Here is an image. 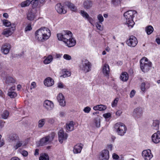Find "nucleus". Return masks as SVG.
<instances>
[{"label": "nucleus", "instance_id": "1", "mask_svg": "<svg viewBox=\"0 0 160 160\" xmlns=\"http://www.w3.org/2000/svg\"><path fill=\"white\" fill-rule=\"evenodd\" d=\"M50 30L43 27L37 30L35 32V39L39 42H42L48 39L51 36Z\"/></svg>", "mask_w": 160, "mask_h": 160}, {"label": "nucleus", "instance_id": "2", "mask_svg": "<svg viewBox=\"0 0 160 160\" xmlns=\"http://www.w3.org/2000/svg\"><path fill=\"white\" fill-rule=\"evenodd\" d=\"M137 15V12L135 10H129L125 12L123 14L126 21L125 23L129 28H132L134 24L133 18Z\"/></svg>", "mask_w": 160, "mask_h": 160}, {"label": "nucleus", "instance_id": "3", "mask_svg": "<svg viewBox=\"0 0 160 160\" xmlns=\"http://www.w3.org/2000/svg\"><path fill=\"white\" fill-rule=\"evenodd\" d=\"M152 63L148 61L145 57L141 59V69L144 73L147 72L150 69L152 66Z\"/></svg>", "mask_w": 160, "mask_h": 160}, {"label": "nucleus", "instance_id": "4", "mask_svg": "<svg viewBox=\"0 0 160 160\" xmlns=\"http://www.w3.org/2000/svg\"><path fill=\"white\" fill-rule=\"evenodd\" d=\"M91 63L85 59H82L79 64L80 69L85 73L91 71Z\"/></svg>", "mask_w": 160, "mask_h": 160}, {"label": "nucleus", "instance_id": "5", "mask_svg": "<svg viewBox=\"0 0 160 160\" xmlns=\"http://www.w3.org/2000/svg\"><path fill=\"white\" fill-rule=\"evenodd\" d=\"M72 34L69 31L65 30L61 33L57 34V36L59 40L63 41L64 42L72 38Z\"/></svg>", "mask_w": 160, "mask_h": 160}, {"label": "nucleus", "instance_id": "6", "mask_svg": "<svg viewBox=\"0 0 160 160\" xmlns=\"http://www.w3.org/2000/svg\"><path fill=\"white\" fill-rule=\"evenodd\" d=\"M114 128L118 134L123 136L126 133L127 128L124 124L121 122L116 123L114 125Z\"/></svg>", "mask_w": 160, "mask_h": 160}, {"label": "nucleus", "instance_id": "7", "mask_svg": "<svg viewBox=\"0 0 160 160\" xmlns=\"http://www.w3.org/2000/svg\"><path fill=\"white\" fill-rule=\"evenodd\" d=\"M15 24L13 23L10 28H5L3 30L2 32V34L7 37L11 35L15 30Z\"/></svg>", "mask_w": 160, "mask_h": 160}, {"label": "nucleus", "instance_id": "8", "mask_svg": "<svg viewBox=\"0 0 160 160\" xmlns=\"http://www.w3.org/2000/svg\"><path fill=\"white\" fill-rule=\"evenodd\" d=\"M99 160H108L109 158V152L106 149L102 150L99 154Z\"/></svg>", "mask_w": 160, "mask_h": 160}, {"label": "nucleus", "instance_id": "9", "mask_svg": "<svg viewBox=\"0 0 160 160\" xmlns=\"http://www.w3.org/2000/svg\"><path fill=\"white\" fill-rule=\"evenodd\" d=\"M59 141L62 143L64 141L66 140L68 137V134L64 133L63 129L59 130L58 133Z\"/></svg>", "mask_w": 160, "mask_h": 160}, {"label": "nucleus", "instance_id": "10", "mask_svg": "<svg viewBox=\"0 0 160 160\" xmlns=\"http://www.w3.org/2000/svg\"><path fill=\"white\" fill-rule=\"evenodd\" d=\"M46 1V0H32L31 1V3L32 5L33 9H34V8L40 7L41 5H43Z\"/></svg>", "mask_w": 160, "mask_h": 160}, {"label": "nucleus", "instance_id": "11", "mask_svg": "<svg viewBox=\"0 0 160 160\" xmlns=\"http://www.w3.org/2000/svg\"><path fill=\"white\" fill-rule=\"evenodd\" d=\"M126 43L128 46L134 47L137 44L138 41L135 37L131 36L129 37V39L127 41Z\"/></svg>", "mask_w": 160, "mask_h": 160}, {"label": "nucleus", "instance_id": "12", "mask_svg": "<svg viewBox=\"0 0 160 160\" xmlns=\"http://www.w3.org/2000/svg\"><path fill=\"white\" fill-rule=\"evenodd\" d=\"M43 105L44 108L48 111L52 110L54 107L53 102L47 100L44 101Z\"/></svg>", "mask_w": 160, "mask_h": 160}, {"label": "nucleus", "instance_id": "13", "mask_svg": "<svg viewBox=\"0 0 160 160\" xmlns=\"http://www.w3.org/2000/svg\"><path fill=\"white\" fill-rule=\"evenodd\" d=\"M142 156L145 160H150L153 157L149 149L143 151L142 152Z\"/></svg>", "mask_w": 160, "mask_h": 160}, {"label": "nucleus", "instance_id": "14", "mask_svg": "<svg viewBox=\"0 0 160 160\" xmlns=\"http://www.w3.org/2000/svg\"><path fill=\"white\" fill-rule=\"evenodd\" d=\"M152 142L155 143H158L160 142V131L153 134L152 136Z\"/></svg>", "mask_w": 160, "mask_h": 160}, {"label": "nucleus", "instance_id": "15", "mask_svg": "<svg viewBox=\"0 0 160 160\" xmlns=\"http://www.w3.org/2000/svg\"><path fill=\"white\" fill-rule=\"evenodd\" d=\"M36 9H32L28 12L27 14V18L29 21H33L36 17L35 11Z\"/></svg>", "mask_w": 160, "mask_h": 160}, {"label": "nucleus", "instance_id": "16", "mask_svg": "<svg viewBox=\"0 0 160 160\" xmlns=\"http://www.w3.org/2000/svg\"><path fill=\"white\" fill-rule=\"evenodd\" d=\"M57 99L60 105L64 106L66 105V101L64 96L62 93H59L57 97Z\"/></svg>", "mask_w": 160, "mask_h": 160}, {"label": "nucleus", "instance_id": "17", "mask_svg": "<svg viewBox=\"0 0 160 160\" xmlns=\"http://www.w3.org/2000/svg\"><path fill=\"white\" fill-rule=\"evenodd\" d=\"M55 9L60 14H65L66 13V11L65 10L63 7L62 6L60 3H58L55 6Z\"/></svg>", "mask_w": 160, "mask_h": 160}, {"label": "nucleus", "instance_id": "18", "mask_svg": "<svg viewBox=\"0 0 160 160\" xmlns=\"http://www.w3.org/2000/svg\"><path fill=\"white\" fill-rule=\"evenodd\" d=\"M10 48V44L8 43H6L2 47V52L4 54H7L9 52Z\"/></svg>", "mask_w": 160, "mask_h": 160}, {"label": "nucleus", "instance_id": "19", "mask_svg": "<svg viewBox=\"0 0 160 160\" xmlns=\"http://www.w3.org/2000/svg\"><path fill=\"white\" fill-rule=\"evenodd\" d=\"M44 85L47 87H51L54 83V80L50 77L46 78L44 81Z\"/></svg>", "mask_w": 160, "mask_h": 160}, {"label": "nucleus", "instance_id": "20", "mask_svg": "<svg viewBox=\"0 0 160 160\" xmlns=\"http://www.w3.org/2000/svg\"><path fill=\"white\" fill-rule=\"evenodd\" d=\"M66 46L69 47H71L74 46L76 44V42L75 39L72 37L70 39L67 40L64 42Z\"/></svg>", "mask_w": 160, "mask_h": 160}, {"label": "nucleus", "instance_id": "21", "mask_svg": "<svg viewBox=\"0 0 160 160\" xmlns=\"http://www.w3.org/2000/svg\"><path fill=\"white\" fill-rule=\"evenodd\" d=\"M80 13L83 17L87 19L89 22L92 24V22L93 21V19L89 16V15L86 12L83 10H81L80 12Z\"/></svg>", "mask_w": 160, "mask_h": 160}, {"label": "nucleus", "instance_id": "22", "mask_svg": "<svg viewBox=\"0 0 160 160\" xmlns=\"http://www.w3.org/2000/svg\"><path fill=\"white\" fill-rule=\"evenodd\" d=\"M83 145L82 144H78L74 147L73 151L74 153H80L83 148Z\"/></svg>", "mask_w": 160, "mask_h": 160}, {"label": "nucleus", "instance_id": "23", "mask_svg": "<svg viewBox=\"0 0 160 160\" xmlns=\"http://www.w3.org/2000/svg\"><path fill=\"white\" fill-rule=\"evenodd\" d=\"M109 67L108 64H104L102 67V72L105 76H109Z\"/></svg>", "mask_w": 160, "mask_h": 160}, {"label": "nucleus", "instance_id": "24", "mask_svg": "<svg viewBox=\"0 0 160 160\" xmlns=\"http://www.w3.org/2000/svg\"><path fill=\"white\" fill-rule=\"evenodd\" d=\"M4 81L5 83L7 84L14 83L16 82L14 78L8 75L6 76L4 79Z\"/></svg>", "mask_w": 160, "mask_h": 160}, {"label": "nucleus", "instance_id": "25", "mask_svg": "<svg viewBox=\"0 0 160 160\" xmlns=\"http://www.w3.org/2000/svg\"><path fill=\"white\" fill-rule=\"evenodd\" d=\"M93 5L92 1L89 0H87L84 1L83 3V5L85 9H88L91 8Z\"/></svg>", "mask_w": 160, "mask_h": 160}, {"label": "nucleus", "instance_id": "26", "mask_svg": "<svg viewBox=\"0 0 160 160\" xmlns=\"http://www.w3.org/2000/svg\"><path fill=\"white\" fill-rule=\"evenodd\" d=\"M65 5L72 11L75 12L77 11V7L73 3L70 2H67L65 3Z\"/></svg>", "mask_w": 160, "mask_h": 160}, {"label": "nucleus", "instance_id": "27", "mask_svg": "<svg viewBox=\"0 0 160 160\" xmlns=\"http://www.w3.org/2000/svg\"><path fill=\"white\" fill-rule=\"evenodd\" d=\"M74 122L73 121L70 122L69 123L66 125V131L67 132H70L74 129Z\"/></svg>", "mask_w": 160, "mask_h": 160}, {"label": "nucleus", "instance_id": "28", "mask_svg": "<svg viewBox=\"0 0 160 160\" xmlns=\"http://www.w3.org/2000/svg\"><path fill=\"white\" fill-rule=\"evenodd\" d=\"M48 137L46 136L41 139L39 141V145L41 146H43L50 142Z\"/></svg>", "mask_w": 160, "mask_h": 160}, {"label": "nucleus", "instance_id": "29", "mask_svg": "<svg viewBox=\"0 0 160 160\" xmlns=\"http://www.w3.org/2000/svg\"><path fill=\"white\" fill-rule=\"evenodd\" d=\"M128 73L126 72H124L122 73L120 76V79L123 82H126L128 80Z\"/></svg>", "mask_w": 160, "mask_h": 160}, {"label": "nucleus", "instance_id": "30", "mask_svg": "<svg viewBox=\"0 0 160 160\" xmlns=\"http://www.w3.org/2000/svg\"><path fill=\"white\" fill-rule=\"evenodd\" d=\"M45 58L43 61V63L45 64L50 63L53 60V57L52 55H48L47 57H45Z\"/></svg>", "mask_w": 160, "mask_h": 160}, {"label": "nucleus", "instance_id": "31", "mask_svg": "<svg viewBox=\"0 0 160 160\" xmlns=\"http://www.w3.org/2000/svg\"><path fill=\"white\" fill-rule=\"evenodd\" d=\"M107 107L106 106L102 104L95 106L93 108V109L95 110L100 111L104 110Z\"/></svg>", "mask_w": 160, "mask_h": 160}, {"label": "nucleus", "instance_id": "32", "mask_svg": "<svg viewBox=\"0 0 160 160\" xmlns=\"http://www.w3.org/2000/svg\"><path fill=\"white\" fill-rule=\"evenodd\" d=\"M149 87L150 86L148 83L142 82L141 85V89L142 91L144 92L146 89H148Z\"/></svg>", "mask_w": 160, "mask_h": 160}, {"label": "nucleus", "instance_id": "33", "mask_svg": "<svg viewBox=\"0 0 160 160\" xmlns=\"http://www.w3.org/2000/svg\"><path fill=\"white\" fill-rule=\"evenodd\" d=\"M145 31L148 35L151 34L153 31V28L151 25H149L145 28Z\"/></svg>", "mask_w": 160, "mask_h": 160}, {"label": "nucleus", "instance_id": "34", "mask_svg": "<svg viewBox=\"0 0 160 160\" xmlns=\"http://www.w3.org/2000/svg\"><path fill=\"white\" fill-rule=\"evenodd\" d=\"M159 122L158 120H155L153 121L152 128L154 129L158 130L159 129Z\"/></svg>", "mask_w": 160, "mask_h": 160}, {"label": "nucleus", "instance_id": "35", "mask_svg": "<svg viewBox=\"0 0 160 160\" xmlns=\"http://www.w3.org/2000/svg\"><path fill=\"white\" fill-rule=\"evenodd\" d=\"M31 3L30 0H27L24 2H22L21 3V6L22 7H25L29 6Z\"/></svg>", "mask_w": 160, "mask_h": 160}, {"label": "nucleus", "instance_id": "36", "mask_svg": "<svg viewBox=\"0 0 160 160\" xmlns=\"http://www.w3.org/2000/svg\"><path fill=\"white\" fill-rule=\"evenodd\" d=\"M39 159V160H49V156L46 154H42L41 155Z\"/></svg>", "mask_w": 160, "mask_h": 160}, {"label": "nucleus", "instance_id": "37", "mask_svg": "<svg viewBox=\"0 0 160 160\" xmlns=\"http://www.w3.org/2000/svg\"><path fill=\"white\" fill-rule=\"evenodd\" d=\"M9 115V112L7 110H5L2 112L1 116L2 118L6 119L8 117Z\"/></svg>", "mask_w": 160, "mask_h": 160}, {"label": "nucleus", "instance_id": "38", "mask_svg": "<svg viewBox=\"0 0 160 160\" xmlns=\"http://www.w3.org/2000/svg\"><path fill=\"white\" fill-rule=\"evenodd\" d=\"M45 119H42L39 120L38 122V127L39 128H42L44 125L45 122Z\"/></svg>", "mask_w": 160, "mask_h": 160}, {"label": "nucleus", "instance_id": "39", "mask_svg": "<svg viewBox=\"0 0 160 160\" xmlns=\"http://www.w3.org/2000/svg\"><path fill=\"white\" fill-rule=\"evenodd\" d=\"M8 95L11 98H13L16 97L17 94L14 91H8Z\"/></svg>", "mask_w": 160, "mask_h": 160}, {"label": "nucleus", "instance_id": "40", "mask_svg": "<svg viewBox=\"0 0 160 160\" xmlns=\"http://www.w3.org/2000/svg\"><path fill=\"white\" fill-rule=\"evenodd\" d=\"M2 22L3 25L7 27H9L10 26H11V27L12 25V24H11V22L7 19L3 20H2Z\"/></svg>", "mask_w": 160, "mask_h": 160}, {"label": "nucleus", "instance_id": "41", "mask_svg": "<svg viewBox=\"0 0 160 160\" xmlns=\"http://www.w3.org/2000/svg\"><path fill=\"white\" fill-rule=\"evenodd\" d=\"M133 114L134 117L139 116L140 114L139 108H138L134 109Z\"/></svg>", "mask_w": 160, "mask_h": 160}, {"label": "nucleus", "instance_id": "42", "mask_svg": "<svg viewBox=\"0 0 160 160\" xmlns=\"http://www.w3.org/2000/svg\"><path fill=\"white\" fill-rule=\"evenodd\" d=\"M100 119L98 118L95 119L94 120V124L97 128H99L100 127Z\"/></svg>", "mask_w": 160, "mask_h": 160}, {"label": "nucleus", "instance_id": "43", "mask_svg": "<svg viewBox=\"0 0 160 160\" xmlns=\"http://www.w3.org/2000/svg\"><path fill=\"white\" fill-rule=\"evenodd\" d=\"M55 134H56L55 132H52L50 134H49L47 136V137H48V138H48L50 142H51L53 140L55 135Z\"/></svg>", "mask_w": 160, "mask_h": 160}, {"label": "nucleus", "instance_id": "44", "mask_svg": "<svg viewBox=\"0 0 160 160\" xmlns=\"http://www.w3.org/2000/svg\"><path fill=\"white\" fill-rule=\"evenodd\" d=\"M22 141H19L17 142L15 146L14 147L15 149H17L19 147H21L22 145Z\"/></svg>", "mask_w": 160, "mask_h": 160}, {"label": "nucleus", "instance_id": "45", "mask_svg": "<svg viewBox=\"0 0 160 160\" xmlns=\"http://www.w3.org/2000/svg\"><path fill=\"white\" fill-rule=\"evenodd\" d=\"M97 18L99 21V22L100 23H102V22L104 20V18L102 17V16L100 14H99L98 15L97 17Z\"/></svg>", "mask_w": 160, "mask_h": 160}, {"label": "nucleus", "instance_id": "46", "mask_svg": "<svg viewBox=\"0 0 160 160\" xmlns=\"http://www.w3.org/2000/svg\"><path fill=\"white\" fill-rule=\"evenodd\" d=\"M64 74L61 76L63 78H66L67 77L70 76L71 75V73L69 71L64 70Z\"/></svg>", "mask_w": 160, "mask_h": 160}, {"label": "nucleus", "instance_id": "47", "mask_svg": "<svg viewBox=\"0 0 160 160\" xmlns=\"http://www.w3.org/2000/svg\"><path fill=\"white\" fill-rule=\"evenodd\" d=\"M121 0H112L111 3L114 6H116L120 3Z\"/></svg>", "mask_w": 160, "mask_h": 160}, {"label": "nucleus", "instance_id": "48", "mask_svg": "<svg viewBox=\"0 0 160 160\" xmlns=\"http://www.w3.org/2000/svg\"><path fill=\"white\" fill-rule=\"evenodd\" d=\"M18 137L17 135L15 134H13L10 138L11 139L12 141H16L18 139Z\"/></svg>", "mask_w": 160, "mask_h": 160}, {"label": "nucleus", "instance_id": "49", "mask_svg": "<svg viewBox=\"0 0 160 160\" xmlns=\"http://www.w3.org/2000/svg\"><path fill=\"white\" fill-rule=\"evenodd\" d=\"M63 58L64 59L68 60H69L72 59L71 57L67 54H65L63 55Z\"/></svg>", "mask_w": 160, "mask_h": 160}, {"label": "nucleus", "instance_id": "50", "mask_svg": "<svg viewBox=\"0 0 160 160\" xmlns=\"http://www.w3.org/2000/svg\"><path fill=\"white\" fill-rule=\"evenodd\" d=\"M100 24L99 22H97L96 23V26L98 29L100 30H102V27Z\"/></svg>", "mask_w": 160, "mask_h": 160}, {"label": "nucleus", "instance_id": "51", "mask_svg": "<svg viewBox=\"0 0 160 160\" xmlns=\"http://www.w3.org/2000/svg\"><path fill=\"white\" fill-rule=\"evenodd\" d=\"M91 108L88 107H85L83 109V111L87 113H89L91 110Z\"/></svg>", "mask_w": 160, "mask_h": 160}, {"label": "nucleus", "instance_id": "52", "mask_svg": "<svg viewBox=\"0 0 160 160\" xmlns=\"http://www.w3.org/2000/svg\"><path fill=\"white\" fill-rule=\"evenodd\" d=\"M32 29L31 24H29L27 27L25 28V31H30Z\"/></svg>", "mask_w": 160, "mask_h": 160}, {"label": "nucleus", "instance_id": "53", "mask_svg": "<svg viewBox=\"0 0 160 160\" xmlns=\"http://www.w3.org/2000/svg\"><path fill=\"white\" fill-rule=\"evenodd\" d=\"M136 91L134 90H132L130 92V97L131 98H132L134 96Z\"/></svg>", "mask_w": 160, "mask_h": 160}, {"label": "nucleus", "instance_id": "54", "mask_svg": "<svg viewBox=\"0 0 160 160\" xmlns=\"http://www.w3.org/2000/svg\"><path fill=\"white\" fill-rule=\"evenodd\" d=\"M118 102V100L117 99H115L112 103V107H114L116 106L117 105Z\"/></svg>", "mask_w": 160, "mask_h": 160}, {"label": "nucleus", "instance_id": "55", "mask_svg": "<svg viewBox=\"0 0 160 160\" xmlns=\"http://www.w3.org/2000/svg\"><path fill=\"white\" fill-rule=\"evenodd\" d=\"M111 116V114L110 113H107L103 114V116L105 118H108Z\"/></svg>", "mask_w": 160, "mask_h": 160}, {"label": "nucleus", "instance_id": "56", "mask_svg": "<svg viewBox=\"0 0 160 160\" xmlns=\"http://www.w3.org/2000/svg\"><path fill=\"white\" fill-rule=\"evenodd\" d=\"M36 83L34 82H32L31 84V86L30 87L31 89H32V88H36Z\"/></svg>", "mask_w": 160, "mask_h": 160}, {"label": "nucleus", "instance_id": "57", "mask_svg": "<svg viewBox=\"0 0 160 160\" xmlns=\"http://www.w3.org/2000/svg\"><path fill=\"white\" fill-rule=\"evenodd\" d=\"M119 158V157L118 155L116 154L115 153L113 154L112 158L113 159H118Z\"/></svg>", "mask_w": 160, "mask_h": 160}, {"label": "nucleus", "instance_id": "58", "mask_svg": "<svg viewBox=\"0 0 160 160\" xmlns=\"http://www.w3.org/2000/svg\"><path fill=\"white\" fill-rule=\"evenodd\" d=\"M22 154L24 156L26 157L28 155V152L27 151L23 150L22 152Z\"/></svg>", "mask_w": 160, "mask_h": 160}, {"label": "nucleus", "instance_id": "59", "mask_svg": "<svg viewBox=\"0 0 160 160\" xmlns=\"http://www.w3.org/2000/svg\"><path fill=\"white\" fill-rule=\"evenodd\" d=\"M122 112L121 110H118L116 113V115L118 116H120L122 114Z\"/></svg>", "mask_w": 160, "mask_h": 160}, {"label": "nucleus", "instance_id": "60", "mask_svg": "<svg viewBox=\"0 0 160 160\" xmlns=\"http://www.w3.org/2000/svg\"><path fill=\"white\" fill-rule=\"evenodd\" d=\"M58 87L59 88H62L64 87L63 84L62 82H59L58 84Z\"/></svg>", "mask_w": 160, "mask_h": 160}, {"label": "nucleus", "instance_id": "61", "mask_svg": "<svg viewBox=\"0 0 160 160\" xmlns=\"http://www.w3.org/2000/svg\"><path fill=\"white\" fill-rule=\"evenodd\" d=\"M39 149H35L34 155L36 156L38 155L39 154Z\"/></svg>", "mask_w": 160, "mask_h": 160}, {"label": "nucleus", "instance_id": "62", "mask_svg": "<svg viewBox=\"0 0 160 160\" xmlns=\"http://www.w3.org/2000/svg\"><path fill=\"white\" fill-rule=\"evenodd\" d=\"M15 86H13L11 87L9 90L8 91H13L15 90Z\"/></svg>", "mask_w": 160, "mask_h": 160}, {"label": "nucleus", "instance_id": "63", "mask_svg": "<svg viewBox=\"0 0 160 160\" xmlns=\"http://www.w3.org/2000/svg\"><path fill=\"white\" fill-rule=\"evenodd\" d=\"M4 122H2L0 121V129L2 128L4 126Z\"/></svg>", "mask_w": 160, "mask_h": 160}, {"label": "nucleus", "instance_id": "64", "mask_svg": "<svg viewBox=\"0 0 160 160\" xmlns=\"http://www.w3.org/2000/svg\"><path fill=\"white\" fill-rule=\"evenodd\" d=\"M156 41L159 44H160V38H158L156 39Z\"/></svg>", "mask_w": 160, "mask_h": 160}]
</instances>
